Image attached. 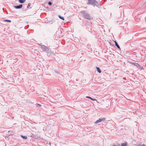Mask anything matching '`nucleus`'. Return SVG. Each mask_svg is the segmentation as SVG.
I'll return each mask as SVG.
<instances>
[{
  "instance_id": "f8f14e48",
  "label": "nucleus",
  "mask_w": 146,
  "mask_h": 146,
  "mask_svg": "<svg viewBox=\"0 0 146 146\" xmlns=\"http://www.w3.org/2000/svg\"><path fill=\"white\" fill-rule=\"evenodd\" d=\"M58 17L60 18V19H62L63 20H64V17H61L60 15L58 16Z\"/></svg>"
},
{
  "instance_id": "9d476101",
  "label": "nucleus",
  "mask_w": 146,
  "mask_h": 146,
  "mask_svg": "<svg viewBox=\"0 0 146 146\" xmlns=\"http://www.w3.org/2000/svg\"><path fill=\"white\" fill-rule=\"evenodd\" d=\"M26 0H19V2L20 3H23Z\"/></svg>"
},
{
  "instance_id": "ddd939ff",
  "label": "nucleus",
  "mask_w": 146,
  "mask_h": 146,
  "mask_svg": "<svg viewBox=\"0 0 146 146\" xmlns=\"http://www.w3.org/2000/svg\"><path fill=\"white\" fill-rule=\"evenodd\" d=\"M137 146H146V145L144 144L143 145L139 144Z\"/></svg>"
},
{
  "instance_id": "a211bd4d",
  "label": "nucleus",
  "mask_w": 146,
  "mask_h": 146,
  "mask_svg": "<svg viewBox=\"0 0 146 146\" xmlns=\"http://www.w3.org/2000/svg\"><path fill=\"white\" fill-rule=\"evenodd\" d=\"M30 3H29L27 7V8H29V7L30 6Z\"/></svg>"
},
{
  "instance_id": "dca6fc26",
  "label": "nucleus",
  "mask_w": 146,
  "mask_h": 146,
  "mask_svg": "<svg viewBox=\"0 0 146 146\" xmlns=\"http://www.w3.org/2000/svg\"><path fill=\"white\" fill-rule=\"evenodd\" d=\"M36 106H41V105L40 104H36Z\"/></svg>"
},
{
  "instance_id": "0eeeda50",
  "label": "nucleus",
  "mask_w": 146,
  "mask_h": 146,
  "mask_svg": "<svg viewBox=\"0 0 146 146\" xmlns=\"http://www.w3.org/2000/svg\"><path fill=\"white\" fill-rule=\"evenodd\" d=\"M133 65H135V66H137V67L138 68H141V66H140V65L139 64H133Z\"/></svg>"
},
{
  "instance_id": "6e6552de",
  "label": "nucleus",
  "mask_w": 146,
  "mask_h": 146,
  "mask_svg": "<svg viewBox=\"0 0 146 146\" xmlns=\"http://www.w3.org/2000/svg\"><path fill=\"white\" fill-rule=\"evenodd\" d=\"M96 69L98 72L99 73H100L101 72V70L99 68L97 67Z\"/></svg>"
},
{
  "instance_id": "423d86ee",
  "label": "nucleus",
  "mask_w": 146,
  "mask_h": 146,
  "mask_svg": "<svg viewBox=\"0 0 146 146\" xmlns=\"http://www.w3.org/2000/svg\"><path fill=\"white\" fill-rule=\"evenodd\" d=\"M127 143L126 142L125 143H122L121 145V146H127Z\"/></svg>"
},
{
  "instance_id": "1a4fd4ad",
  "label": "nucleus",
  "mask_w": 146,
  "mask_h": 146,
  "mask_svg": "<svg viewBox=\"0 0 146 146\" xmlns=\"http://www.w3.org/2000/svg\"><path fill=\"white\" fill-rule=\"evenodd\" d=\"M3 21L5 22H7L10 23L11 22V21L9 20H7V19H4Z\"/></svg>"
},
{
  "instance_id": "20e7f679",
  "label": "nucleus",
  "mask_w": 146,
  "mask_h": 146,
  "mask_svg": "<svg viewBox=\"0 0 146 146\" xmlns=\"http://www.w3.org/2000/svg\"><path fill=\"white\" fill-rule=\"evenodd\" d=\"M22 6L23 5H21L19 6H15V7L16 9H20L21 8Z\"/></svg>"
},
{
  "instance_id": "7ed1b4c3",
  "label": "nucleus",
  "mask_w": 146,
  "mask_h": 146,
  "mask_svg": "<svg viewBox=\"0 0 146 146\" xmlns=\"http://www.w3.org/2000/svg\"><path fill=\"white\" fill-rule=\"evenodd\" d=\"M84 17L87 19H91V17L89 15L85 13L84 15Z\"/></svg>"
},
{
  "instance_id": "f257e3e1",
  "label": "nucleus",
  "mask_w": 146,
  "mask_h": 146,
  "mask_svg": "<svg viewBox=\"0 0 146 146\" xmlns=\"http://www.w3.org/2000/svg\"><path fill=\"white\" fill-rule=\"evenodd\" d=\"M105 120V118H103L101 119H99L98 120H97L95 122V123H98L102 121H104Z\"/></svg>"
},
{
  "instance_id": "39448f33",
  "label": "nucleus",
  "mask_w": 146,
  "mask_h": 146,
  "mask_svg": "<svg viewBox=\"0 0 146 146\" xmlns=\"http://www.w3.org/2000/svg\"><path fill=\"white\" fill-rule=\"evenodd\" d=\"M113 41L115 42V45H116V46H117V48H118V49H120V47L118 45V44H117V42H116V41L115 40H114Z\"/></svg>"
},
{
  "instance_id": "9b49d317",
  "label": "nucleus",
  "mask_w": 146,
  "mask_h": 146,
  "mask_svg": "<svg viewBox=\"0 0 146 146\" xmlns=\"http://www.w3.org/2000/svg\"><path fill=\"white\" fill-rule=\"evenodd\" d=\"M21 136L23 139H26L27 138V137L26 136H24L23 135H21Z\"/></svg>"
},
{
  "instance_id": "6ab92c4d",
  "label": "nucleus",
  "mask_w": 146,
  "mask_h": 146,
  "mask_svg": "<svg viewBox=\"0 0 146 146\" xmlns=\"http://www.w3.org/2000/svg\"><path fill=\"white\" fill-rule=\"evenodd\" d=\"M43 47H44V48H46V46H43Z\"/></svg>"
},
{
  "instance_id": "2eb2a0df",
  "label": "nucleus",
  "mask_w": 146,
  "mask_h": 146,
  "mask_svg": "<svg viewBox=\"0 0 146 146\" xmlns=\"http://www.w3.org/2000/svg\"><path fill=\"white\" fill-rule=\"evenodd\" d=\"M91 100H92V101H97L95 99H94V98H92V99H91Z\"/></svg>"
},
{
  "instance_id": "f03ea898",
  "label": "nucleus",
  "mask_w": 146,
  "mask_h": 146,
  "mask_svg": "<svg viewBox=\"0 0 146 146\" xmlns=\"http://www.w3.org/2000/svg\"><path fill=\"white\" fill-rule=\"evenodd\" d=\"M95 2L96 1L94 0H88V4L91 5L94 4Z\"/></svg>"
},
{
  "instance_id": "4468645a",
  "label": "nucleus",
  "mask_w": 146,
  "mask_h": 146,
  "mask_svg": "<svg viewBox=\"0 0 146 146\" xmlns=\"http://www.w3.org/2000/svg\"><path fill=\"white\" fill-rule=\"evenodd\" d=\"M86 98H89V99H90L91 100V99L92 98L91 97H89V96H86Z\"/></svg>"
},
{
  "instance_id": "f3484780",
  "label": "nucleus",
  "mask_w": 146,
  "mask_h": 146,
  "mask_svg": "<svg viewBox=\"0 0 146 146\" xmlns=\"http://www.w3.org/2000/svg\"><path fill=\"white\" fill-rule=\"evenodd\" d=\"M52 4V3L51 2H50L48 3V5H51Z\"/></svg>"
}]
</instances>
